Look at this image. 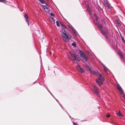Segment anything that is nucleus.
<instances>
[{
	"mask_svg": "<svg viewBox=\"0 0 125 125\" xmlns=\"http://www.w3.org/2000/svg\"><path fill=\"white\" fill-rule=\"evenodd\" d=\"M88 71H89V73L93 74H97L98 73V72L97 71H94L93 70L91 69L90 68L89 69V70Z\"/></svg>",
	"mask_w": 125,
	"mask_h": 125,
	"instance_id": "obj_7",
	"label": "nucleus"
},
{
	"mask_svg": "<svg viewBox=\"0 0 125 125\" xmlns=\"http://www.w3.org/2000/svg\"><path fill=\"white\" fill-rule=\"evenodd\" d=\"M50 18H51L52 19V20L51 21V22L53 24H54L55 23V22L53 18L51 17H50Z\"/></svg>",
	"mask_w": 125,
	"mask_h": 125,
	"instance_id": "obj_18",
	"label": "nucleus"
},
{
	"mask_svg": "<svg viewBox=\"0 0 125 125\" xmlns=\"http://www.w3.org/2000/svg\"><path fill=\"white\" fill-rule=\"evenodd\" d=\"M110 115L109 114H107L106 115V116L107 118H109L110 117Z\"/></svg>",
	"mask_w": 125,
	"mask_h": 125,
	"instance_id": "obj_24",
	"label": "nucleus"
},
{
	"mask_svg": "<svg viewBox=\"0 0 125 125\" xmlns=\"http://www.w3.org/2000/svg\"><path fill=\"white\" fill-rule=\"evenodd\" d=\"M117 114H118V115L120 116H123L121 114L120 111H119L117 112Z\"/></svg>",
	"mask_w": 125,
	"mask_h": 125,
	"instance_id": "obj_20",
	"label": "nucleus"
},
{
	"mask_svg": "<svg viewBox=\"0 0 125 125\" xmlns=\"http://www.w3.org/2000/svg\"><path fill=\"white\" fill-rule=\"evenodd\" d=\"M27 23H28V25L29 26V22H28H28H27Z\"/></svg>",
	"mask_w": 125,
	"mask_h": 125,
	"instance_id": "obj_33",
	"label": "nucleus"
},
{
	"mask_svg": "<svg viewBox=\"0 0 125 125\" xmlns=\"http://www.w3.org/2000/svg\"><path fill=\"white\" fill-rule=\"evenodd\" d=\"M72 45L73 46L75 47H76V44L74 42L72 43Z\"/></svg>",
	"mask_w": 125,
	"mask_h": 125,
	"instance_id": "obj_21",
	"label": "nucleus"
},
{
	"mask_svg": "<svg viewBox=\"0 0 125 125\" xmlns=\"http://www.w3.org/2000/svg\"><path fill=\"white\" fill-rule=\"evenodd\" d=\"M106 4V6L108 7V8L109 9H110L111 8V7L110 6V4L108 3H107Z\"/></svg>",
	"mask_w": 125,
	"mask_h": 125,
	"instance_id": "obj_15",
	"label": "nucleus"
},
{
	"mask_svg": "<svg viewBox=\"0 0 125 125\" xmlns=\"http://www.w3.org/2000/svg\"><path fill=\"white\" fill-rule=\"evenodd\" d=\"M119 92L120 93V94H123V92H122V90H121L120 91H119Z\"/></svg>",
	"mask_w": 125,
	"mask_h": 125,
	"instance_id": "obj_28",
	"label": "nucleus"
},
{
	"mask_svg": "<svg viewBox=\"0 0 125 125\" xmlns=\"http://www.w3.org/2000/svg\"><path fill=\"white\" fill-rule=\"evenodd\" d=\"M79 52L80 56H81V55L84 54L83 52L81 50H79Z\"/></svg>",
	"mask_w": 125,
	"mask_h": 125,
	"instance_id": "obj_16",
	"label": "nucleus"
},
{
	"mask_svg": "<svg viewBox=\"0 0 125 125\" xmlns=\"http://www.w3.org/2000/svg\"><path fill=\"white\" fill-rule=\"evenodd\" d=\"M118 54L119 55V56H120L121 58L123 60L124 59V56L122 54V53L121 52H119L118 53Z\"/></svg>",
	"mask_w": 125,
	"mask_h": 125,
	"instance_id": "obj_10",
	"label": "nucleus"
},
{
	"mask_svg": "<svg viewBox=\"0 0 125 125\" xmlns=\"http://www.w3.org/2000/svg\"><path fill=\"white\" fill-rule=\"evenodd\" d=\"M81 57L83 58L85 61H87L88 58L84 54L81 55V56H80Z\"/></svg>",
	"mask_w": 125,
	"mask_h": 125,
	"instance_id": "obj_9",
	"label": "nucleus"
},
{
	"mask_svg": "<svg viewBox=\"0 0 125 125\" xmlns=\"http://www.w3.org/2000/svg\"><path fill=\"white\" fill-rule=\"evenodd\" d=\"M6 1L5 0H0V2H3Z\"/></svg>",
	"mask_w": 125,
	"mask_h": 125,
	"instance_id": "obj_26",
	"label": "nucleus"
},
{
	"mask_svg": "<svg viewBox=\"0 0 125 125\" xmlns=\"http://www.w3.org/2000/svg\"><path fill=\"white\" fill-rule=\"evenodd\" d=\"M93 92L97 94L99 93V90L98 88L96 86L93 85Z\"/></svg>",
	"mask_w": 125,
	"mask_h": 125,
	"instance_id": "obj_5",
	"label": "nucleus"
},
{
	"mask_svg": "<svg viewBox=\"0 0 125 125\" xmlns=\"http://www.w3.org/2000/svg\"><path fill=\"white\" fill-rule=\"evenodd\" d=\"M70 53L72 57L73 58V59L74 60L79 61L80 58L79 56L76 55L75 52H70Z\"/></svg>",
	"mask_w": 125,
	"mask_h": 125,
	"instance_id": "obj_2",
	"label": "nucleus"
},
{
	"mask_svg": "<svg viewBox=\"0 0 125 125\" xmlns=\"http://www.w3.org/2000/svg\"><path fill=\"white\" fill-rule=\"evenodd\" d=\"M94 15L95 17V20L97 21H98V18L97 16V15H96V14H94Z\"/></svg>",
	"mask_w": 125,
	"mask_h": 125,
	"instance_id": "obj_17",
	"label": "nucleus"
},
{
	"mask_svg": "<svg viewBox=\"0 0 125 125\" xmlns=\"http://www.w3.org/2000/svg\"><path fill=\"white\" fill-rule=\"evenodd\" d=\"M60 23L61 25V26H63L64 27L65 26L63 25V23H62L61 22H60Z\"/></svg>",
	"mask_w": 125,
	"mask_h": 125,
	"instance_id": "obj_27",
	"label": "nucleus"
},
{
	"mask_svg": "<svg viewBox=\"0 0 125 125\" xmlns=\"http://www.w3.org/2000/svg\"><path fill=\"white\" fill-rule=\"evenodd\" d=\"M56 22L57 24V25L58 27H59L60 26L59 24L58 21H56Z\"/></svg>",
	"mask_w": 125,
	"mask_h": 125,
	"instance_id": "obj_22",
	"label": "nucleus"
},
{
	"mask_svg": "<svg viewBox=\"0 0 125 125\" xmlns=\"http://www.w3.org/2000/svg\"><path fill=\"white\" fill-rule=\"evenodd\" d=\"M40 1L42 4L45 3V2L44 0H39Z\"/></svg>",
	"mask_w": 125,
	"mask_h": 125,
	"instance_id": "obj_19",
	"label": "nucleus"
},
{
	"mask_svg": "<svg viewBox=\"0 0 125 125\" xmlns=\"http://www.w3.org/2000/svg\"><path fill=\"white\" fill-rule=\"evenodd\" d=\"M123 98L125 100V96Z\"/></svg>",
	"mask_w": 125,
	"mask_h": 125,
	"instance_id": "obj_36",
	"label": "nucleus"
},
{
	"mask_svg": "<svg viewBox=\"0 0 125 125\" xmlns=\"http://www.w3.org/2000/svg\"><path fill=\"white\" fill-rule=\"evenodd\" d=\"M116 21L117 22V23L119 25L120 23H119L118 20H116Z\"/></svg>",
	"mask_w": 125,
	"mask_h": 125,
	"instance_id": "obj_30",
	"label": "nucleus"
},
{
	"mask_svg": "<svg viewBox=\"0 0 125 125\" xmlns=\"http://www.w3.org/2000/svg\"><path fill=\"white\" fill-rule=\"evenodd\" d=\"M62 31L63 33L62 34V35L64 38L63 39L64 41L65 42L66 41V39L68 40L69 39V38L66 35V34L64 30V29H62Z\"/></svg>",
	"mask_w": 125,
	"mask_h": 125,
	"instance_id": "obj_4",
	"label": "nucleus"
},
{
	"mask_svg": "<svg viewBox=\"0 0 125 125\" xmlns=\"http://www.w3.org/2000/svg\"><path fill=\"white\" fill-rule=\"evenodd\" d=\"M77 67L78 70L81 73H84V70L82 68L79 64H77Z\"/></svg>",
	"mask_w": 125,
	"mask_h": 125,
	"instance_id": "obj_8",
	"label": "nucleus"
},
{
	"mask_svg": "<svg viewBox=\"0 0 125 125\" xmlns=\"http://www.w3.org/2000/svg\"><path fill=\"white\" fill-rule=\"evenodd\" d=\"M120 35L121 37V38H122V37H122V35H121V33H120Z\"/></svg>",
	"mask_w": 125,
	"mask_h": 125,
	"instance_id": "obj_34",
	"label": "nucleus"
},
{
	"mask_svg": "<svg viewBox=\"0 0 125 125\" xmlns=\"http://www.w3.org/2000/svg\"><path fill=\"white\" fill-rule=\"evenodd\" d=\"M106 32L104 31L103 30H101V31L102 33L105 36V37L107 38V34L108 33H110V31L109 29H105Z\"/></svg>",
	"mask_w": 125,
	"mask_h": 125,
	"instance_id": "obj_3",
	"label": "nucleus"
},
{
	"mask_svg": "<svg viewBox=\"0 0 125 125\" xmlns=\"http://www.w3.org/2000/svg\"><path fill=\"white\" fill-rule=\"evenodd\" d=\"M121 39H122V41L124 43H125V41L124 40V38L123 37H122V38H121Z\"/></svg>",
	"mask_w": 125,
	"mask_h": 125,
	"instance_id": "obj_25",
	"label": "nucleus"
},
{
	"mask_svg": "<svg viewBox=\"0 0 125 125\" xmlns=\"http://www.w3.org/2000/svg\"><path fill=\"white\" fill-rule=\"evenodd\" d=\"M121 95L123 97L125 96L123 94H121Z\"/></svg>",
	"mask_w": 125,
	"mask_h": 125,
	"instance_id": "obj_31",
	"label": "nucleus"
},
{
	"mask_svg": "<svg viewBox=\"0 0 125 125\" xmlns=\"http://www.w3.org/2000/svg\"><path fill=\"white\" fill-rule=\"evenodd\" d=\"M24 17L26 19V22H28V17L27 14H25L24 16Z\"/></svg>",
	"mask_w": 125,
	"mask_h": 125,
	"instance_id": "obj_12",
	"label": "nucleus"
},
{
	"mask_svg": "<svg viewBox=\"0 0 125 125\" xmlns=\"http://www.w3.org/2000/svg\"><path fill=\"white\" fill-rule=\"evenodd\" d=\"M73 124H74V125H78L77 124L74 122L73 123Z\"/></svg>",
	"mask_w": 125,
	"mask_h": 125,
	"instance_id": "obj_32",
	"label": "nucleus"
},
{
	"mask_svg": "<svg viewBox=\"0 0 125 125\" xmlns=\"http://www.w3.org/2000/svg\"><path fill=\"white\" fill-rule=\"evenodd\" d=\"M102 22L103 24H104L105 25V21L103 20H102Z\"/></svg>",
	"mask_w": 125,
	"mask_h": 125,
	"instance_id": "obj_23",
	"label": "nucleus"
},
{
	"mask_svg": "<svg viewBox=\"0 0 125 125\" xmlns=\"http://www.w3.org/2000/svg\"><path fill=\"white\" fill-rule=\"evenodd\" d=\"M96 24L98 27L99 29H100L101 30V29L102 28V25L98 23H96Z\"/></svg>",
	"mask_w": 125,
	"mask_h": 125,
	"instance_id": "obj_11",
	"label": "nucleus"
},
{
	"mask_svg": "<svg viewBox=\"0 0 125 125\" xmlns=\"http://www.w3.org/2000/svg\"><path fill=\"white\" fill-rule=\"evenodd\" d=\"M50 15L52 16H54V15L52 13H50Z\"/></svg>",
	"mask_w": 125,
	"mask_h": 125,
	"instance_id": "obj_29",
	"label": "nucleus"
},
{
	"mask_svg": "<svg viewBox=\"0 0 125 125\" xmlns=\"http://www.w3.org/2000/svg\"><path fill=\"white\" fill-rule=\"evenodd\" d=\"M117 87L119 91L122 90V88L119 85H117Z\"/></svg>",
	"mask_w": 125,
	"mask_h": 125,
	"instance_id": "obj_14",
	"label": "nucleus"
},
{
	"mask_svg": "<svg viewBox=\"0 0 125 125\" xmlns=\"http://www.w3.org/2000/svg\"><path fill=\"white\" fill-rule=\"evenodd\" d=\"M42 6L46 12L49 13L50 10L48 8V6L46 3L45 4V5H42Z\"/></svg>",
	"mask_w": 125,
	"mask_h": 125,
	"instance_id": "obj_6",
	"label": "nucleus"
},
{
	"mask_svg": "<svg viewBox=\"0 0 125 125\" xmlns=\"http://www.w3.org/2000/svg\"><path fill=\"white\" fill-rule=\"evenodd\" d=\"M84 66L85 68H86L88 69V71L89 70V68H90L89 66L86 64H85V65H84Z\"/></svg>",
	"mask_w": 125,
	"mask_h": 125,
	"instance_id": "obj_13",
	"label": "nucleus"
},
{
	"mask_svg": "<svg viewBox=\"0 0 125 125\" xmlns=\"http://www.w3.org/2000/svg\"><path fill=\"white\" fill-rule=\"evenodd\" d=\"M104 70L105 72L107 71L106 70L105 68H104Z\"/></svg>",
	"mask_w": 125,
	"mask_h": 125,
	"instance_id": "obj_35",
	"label": "nucleus"
},
{
	"mask_svg": "<svg viewBox=\"0 0 125 125\" xmlns=\"http://www.w3.org/2000/svg\"><path fill=\"white\" fill-rule=\"evenodd\" d=\"M104 79L101 74H99L98 78L96 79V81L98 85L100 86L103 84V82L104 81Z\"/></svg>",
	"mask_w": 125,
	"mask_h": 125,
	"instance_id": "obj_1",
	"label": "nucleus"
}]
</instances>
